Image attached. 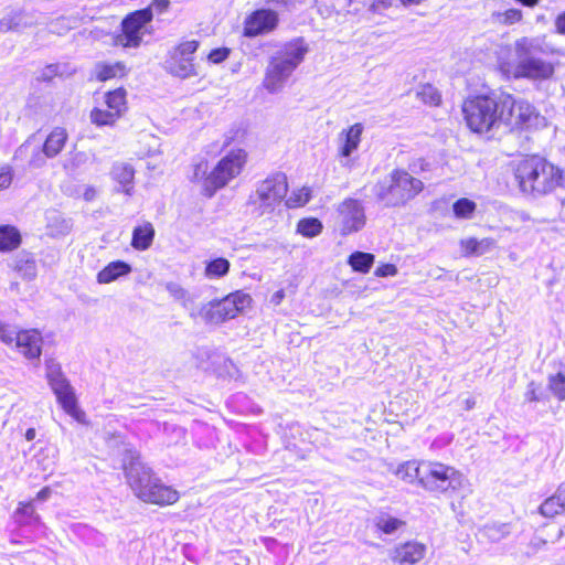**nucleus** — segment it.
<instances>
[{
  "instance_id": "obj_11",
  "label": "nucleus",
  "mask_w": 565,
  "mask_h": 565,
  "mask_svg": "<svg viewBox=\"0 0 565 565\" xmlns=\"http://www.w3.org/2000/svg\"><path fill=\"white\" fill-rule=\"evenodd\" d=\"M252 298L248 294L236 291L220 301H212L199 309V316L206 323H221L233 319L238 312L249 307Z\"/></svg>"
},
{
  "instance_id": "obj_47",
  "label": "nucleus",
  "mask_w": 565,
  "mask_h": 565,
  "mask_svg": "<svg viewBox=\"0 0 565 565\" xmlns=\"http://www.w3.org/2000/svg\"><path fill=\"white\" fill-rule=\"evenodd\" d=\"M64 72L62 71L61 64H50L45 66L40 75V78L43 81H50L55 76H62Z\"/></svg>"
},
{
  "instance_id": "obj_9",
  "label": "nucleus",
  "mask_w": 565,
  "mask_h": 565,
  "mask_svg": "<svg viewBox=\"0 0 565 565\" xmlns=\"http://www.w3.org/2000/svg\"><path fill=\"white\" fill-rule=\"evenodd\" d=\"M288 182L286 174L278 172L260 181L249 196V204L257 216L271 214L286 198Z\"/></svg>"
},
{
  "instance_id": "obj_55",
  "label": "nucleus",
  "mask_w": 565,
  "mask_h": 565,
  "mask_svg": "<svg viewBox=\"0 0 565 565\" xmlns=\"http://www.w3.org/2000/svg\"><path fill=\"white\" fill-rule=\"evenodd\" d=\"M26 275L30 278H33L35 276V262L34 260H26Z\"/></svg>"
},
{
  "instance_id": "obj_50",
  "label": "nucleus",
  "mask_w": 565,
  "mask_h": 565,
  "mask_svg": "<svg viewBox=\"0 0 565 565\" xmlns=\"http://www.w3.org/2000/svg\"><path fill=\"white\" fill-rule=\"evenodd\" d=\"M12 182V171L10 167H0V190L9 188Z\"/></svg>"
},
{
  "instance_id": "obj_45",
  "label": "nucleus",
  "mask_w": 565,
  "mask_h": 565,
  "mask_svg": "<svg viewBox=\"0 0 565 565\" xmlns=\"http://www.w3.org/2000/svg\"><path fill=\"white\" fill-rule=\"evenodd\" d=\"M65 374L62 371V366L54 359H49L45 362V377L47 383L50 384L53 381L60 380L64 377Z\"/></svg>"
},
{
  "instance_id": "obj_17",
  "label": "nucleus",
  "mask_w": 565,
  "mask_h": 565,
  "mask_svg": "<svg viewBox=\"0 0 565 565\" xmlns=\"http://www.w3.org/2000/svg\"><path fill=\"white\" fill-rule=\"evenodd\" d=\"M278 14L269 9H258L244 22V35L248 38L266 34L276 29Z\"/></svg>"
},
{
  "instance_id": "obj_3",
  "label": "nucleus",
  "mask_w": 565,
  "mask_h": 565,
  "mask_svg": "<svg viewBox=\"0 0 565 565\" xmlns=\"http://www.w3.org/2000/svg\"><path fill=\"white\" fill-rule=\"evenodd\" d=\"M247 159L243 149L232 150L210 171L209 163L201 160L194 166L192 180L202 184L204 195L211 198L242 172Z\"/></svg>"
},
{
  "instance_id": "obj_15",
  "label": "nucleus",
  "mask_w": 565,
  "mask_h": 565,
  "mask_svg": "<svg viewBox=\"0 0 565 565\" xmlns=\"http://www.w3.org/2000/svg\"><path fill=\"white\" fill-rule=\"evenodd\" d=\"M67 139V131L62 127H55L46 137L42 149L32 154L29 164L32 168L43 167L46 158H55L63 150Z\"/></svg>"
},
{
  "instance_id": "obj_43",
  "label": "nucleus",
  "mask_w": 565,
  "mask_h": 565,
  "mask_svg": "<svg viewBox=\"0 0 565 565\" xmlns=\"http://www.w3.org/2000/svg\"><path fill=\"white\" fill-rule=\"evenodd\" d=\"M311 199V190L310 188L303 186L290 195L287 201V205L289 207H297L307 204Z\"/></svg>"
},
{
  "instance_id": "obj_27",
  "label": "nucleus",
  "mask_w": 565,
  "mask_h": 565,
  "mask_svg": "<svg viewBox=\"0 0 565 565\" xmlns=\"http://www.w3.org/2000/svg\"><path fill=\"white\" fill-rule=\"evenodd\" d=\"M510 523L490 522L479 529L478 534L490 542H500L511 534Z\"/></svg>"
},
{
  "instance_id": "obj_2",
  "label": "nucleus",
  "mask_w": 565,
  "mask_h": 565,
  "mask_svg": "<svg viewBox=\"0 0 565 565\" xmlns=\"http://www.w3.org/2000/svg\"><path fill=\"white\" fill-rule=\"evenodd\" d=\"M129 458V463L124 461L122 467L130 488L140 500L159 505L173 504L179 500L178 491L153 477L131 451Z\"/></svg>"
},
{
  "instance_id": "obj_39",
  "label": "nucleus",
  "mask_w": 565,
  "mask_h": 565,
  "mask_svg": "<svg viewBox=\"0 0 565 565\" xmlns=\"http://www.w3.org/2000/svg\"><path fill=\"white\" fill-rule=\"evenodd\" d=\"M522 11L519 9H508L501 12L492 13V21L500 25H513L522 20Z\"/></svg>"
},
{
  "instance_id": "obj_58",
  "label": "nucleus",
  "mask_w": 565,
  "mask_h": 565,
  "mask_svg": "<svg viewBox=\"0 0 565 565\" xmlns=\"http://www.w3.org/2000/svg\"><path fill=\"white\" fill-rule=\"evenodd\" d=\"M463 403H465V408L466 409L473 408L475 404H476L475 399H472V398H466Z\"/></svg>"
},
{
  "instance_id": "obj_13",
  "label": "nucleus",
  "mask_w": 565,
  "mask_h": 565,
  "mask_svg": "<svg viewBox=\"0 0 565 565\" xmlns=\"http://www.w3.org/2000/svg\"><path fill=\"white\" fill-rule=\"evenodd\" d=\"M150 22L151 14L148 10L129 13L121 22V33L116 36V44L122 47H138L143 36L150 33Z\"/></svg>"
},
{
  "instance_id": "obj_6",
  "label": "nucleus",
  "mask_w": 565,
  "mask_h": 565,
  "mask_svg": "<svg viewBox=\"0 0 565 565\" xmlns=\"http://www.w3.org/2000/svg\"><path fill=\"white\" fill-rule=\"evenodd\" d=\"M423 190V182L407 171L393 170L374 186V194L386 206H399Z\"/></svg>"
},
{
  "instance_id": "obj_10",
  "label": "nucleus",
  "mask_w": 565,
  "mask_h": 565,
  "mask_svg": "<svg viewBox=\"0 0 565 565\" xmlns=\"http://www.w3.org/2000/svg\"><path fill=\"white\" fill-rule=\"evenodd\" d=\"M0 341L17 350L26 360H39L42 353L43 337L36 329H18L0 322Z\"/></svg>"
},
{
  "instance_id": "obj_1",
  "label": "nucleus",
  "mask_w": 565,
  "mask_h": 565,
  "mask_svg": "<svg viewBox=\"0 0 565 565\" xmlns=\"http://www.w3.org/2000/svg\"><path fill=\"white\" fill-rule=\"evenodd\" d=\"M543 52L542 41L537 38L523 36L516 40L514 43V78L527 79L534 84L552 81L557 63L543 57Z\"/></svg>"
},
{
  "instance_id": "obj_33",
  "label": "nucleus",
  "mask_w": 565,
  "mask_h": 565,
  "mask_svg": "<svg viewBox=\"0 0 565 565\" xmlns=\"http://www.w3.org/2000/svg\"><path fill=\"white\" fill-rule=\"evenodd\" d=\"M231 264L224 257H217L206 263L204 275L209 279H218L226 276L230 271Z\"/></svg>"
},
{
  "instance_id": "obj_53",
  "label": "nucleus",
  "mask_w": 565,
  "mask_h": 565,
  "mask_svg": "<svg viewBox=\"0 0 565 565\" xmlns=\"http://www.w3.org/2000/svg\"><path fill=\"white\" fill-rule=\"evenodd\" d=\"M51 493H52V490L49 487H45L38 492L36 499L39 501H45L50 498Z\"/></svg>"
},
{
  "instance_id": "obj_54",
  "label": "nucleus",
  "mask_w": 565,
  "mask_h": 565,
  "mask_svg": "<svg viewBox=\"0 0 565 565\" xmlns=\"http://www.w3.org/2000/svg\"><path fill=\"white\" fill-rule=\"evenodd\" d=\"M526 399L530 401V402H535V401H539V396L535 392V388H534V384L531 383L529 385V391L526 393Z\"/></svg>"
},
{
  "instance_id": "obj_28",
  "label": "nucleus",
  "mask_w": 565,
  "mask_h": 565,
  "mask_svg": "<svg viewBox=\"0 0 565 565\" xmlns=\"http://www.w3.org/2000/svg\"><path fill=\"white\" fill-rule=\"evenodd\" d=\"M153 237L154 228L147 222L134 228L131 245L137 250H146L151 246Z\"/></svg>"
},
{
  "instance_id": "obj_36",
  "label": "nucleus",
  "mask_w": 565,
  "mask_h": 565,
  "mask_svg": "<svg viewBox=\"0 0 565 565\" xmlns=\"http://www.w3.org/2000/svg\"><path fill=\"white\" fill-rule=\"evenodd\" d=\"M89 118H90V121L98 127L114 126L115 122L119 119V117L117 116V113H113L108 108L102 109V108H97V107L92 109Z\"/></svg>"
},
{
  "instance_id": "obj_20",
  "label": "nucleus",
  "mask_w": 565,
  "mask_h": 565,
  "mask_svg": "<svg viewBox=\"0 0 565 565\" xmlns=\"http://www.w3.org/2000/svg\"><path fill=\"white\" fill-rule=\"evenodd\" d=\"M51 390L56 396L58 404L70 415L75 416L77 412V399L73 386L66 376L53 381L50 384Z\"/></svg>"
},
{
  "instance_id": "obj_24",
  "label": "nucleus",
  "mask_w": 565,
  "mask_h": 565,
  "mask_svg": "<svg viewBox=\"0 0 565 565\" xmlns=\"http://www.w3.org/2000/svg\"><path fill=\"white\" fill-rule=\"evenodd\" d=\"M539 510L545 518L565 513V483H562L553 495L544 500Z\"/></svg>"
},
{
  "instance_id": "obj_35",
  "label": "nucleus",
  "mask_w": 565,
  "mask_h": 565,
  "mask_svg": "<svg viewBox=\"0 0 565 565\" xmlns=\"http://www.w3.org/2000/svg\"><path fill=\"white\" fill-rule=\"evenodd\" d=\"M348 263L354 271L366 274L374 263V255L370 253L354 252L350 255Z\"/></svg>"
},
{
  "instance_id": "obj_26",
  "label": "nucleus",
  "mask_w": 565,
  "mask_h": 565,
  "mask_svg": "<svg viewBox=\"0 0 565 565\" xmlns=\"http://www.w3.org/2000/svg\"><path fill=\"white\" fill-rule=\"evenodd\" d=\"M131 271V266L122 260H115L109 263L104 269L97 274V281L99 284H110L118 278L128 275Z\"/></svg>"
},
{
  "instance_id": "obj_44",
  "label": "nucleus",
  "mask_w": 565,
  "mask_h": 565,
  "mask_svg": "<svg viewBox=\"0 0 565 565\" xmlns=\"http://www.w3.org/2000/svg\"><path fill=\"white\" fill-rule=\"evenodd\" d=\"M548 387L552 393L559 399H565V375L562 373H557L555 375L550 376L548 379Z\"/></svg>"
},
{
  "instance_id": "obj_4",
  "label": "nucleus",
  "mask_w": 565,
  "mask_h": 565,
  "mask_svg": "<svg viewBox=\"0 0 565 565\" xmlns=\"http://www.w3.org/2000/svg\"><path fill=\"white\" fill-rule=\"evenodd\" d=\"M309 49L303 39L298 38L284 44L270 57L263 85L269 93L280 92L294 71L302 63Z\"/></svg>"
},
{
  "instance_id": "obj_49",
  "label": "nucleus",
  "mask_w": 565,
  "mask_h": 565,
  "mask_svg": "<svg viewBox=\"0 0 565 565\" xmlns=\"http://www.w3.org/2000/svg\"><path fill=\"white\" fill-rule=\"evenodd\" d=\"M228 55L230 50L226 47L214 49L209 53L207 60L213 64H218L225 61L228 57Z\"/></svg>"
},
{
  "instance_id": "obj_31",
  "label": "nucleus",
  "mask_w": 565,
  "mask_h": 565,
  "mask_svg": "<svg viewBox=\"0 0 565 565\" xmlns=\"http://www.w3.org/2000/svg\"><path fill=\"white\" fill-rule=\"evenodd\" d=\"M422 468L423 461L411 460L399 465L395 475L405 482L412 483L415 480L422 486Z\"/></svg>"
},
{
  "instance_id": "obj_30",
  "label": "nucleus",
  "mask_w": 565,
  "mask_h": 565,
  "mask_svg": "<svg viewBox=\"0 0 565 565\" xmlns=\"http://www.w3.org/2000/svg\"><path fill=\"white\" fill-rule=\"evenodd\" d=\"M21 244V234L12 225H0V252H11Z\"/></svg>"
},
{
  "instance_id": "obj_60",
  "label": "nucleus",
  "mask_w": 565,
  "mask_h": 565,
  "mask_svg": "<svg viewBox=\"0 0 565 565\" xmlns=\"http://www.w3.org/2000/svg\"><path fill=\"white\" fill-rule=\"evenodd\" d=\"M275 297H277V298H279V299H280V298H282V291H278V292L275 295Z\"/></svg>"
},
{
  "instance_id": "obj_5",
  "label": "nucleus",
  "mask_w": 565,
  "mask_h": 565,
  "mask_svg": "<svg viewBox=\"0 0 565 565\" xmlns=\"http://www.w3.org/2000/svg\"><path fill=\"white\" fill-rule=\"evenodd\" d=\"M515 179L522 192L543 195L559 184L562 172L544 158L532 156L518 163Z\"/></svg>"
},
{
  "instance_id": "obj_8",
  "label": "nucleus",
  "mask_w": 565,
  "mask_h": 565,
  "mask_svg": "<svg viewBox=\"0 0 565 565\" xmlns=\"http://www.w3.org/2000/svg\"><path fill=\"white\" fill-rule=\"evenodd\" d=\"M462 113L473 132H488L502 121L501 99L483 95L469 98L462 105Z\"/></svg>"
},
{
  "instance_id": "obj_41",
  "label": "nucleus",
  "mask_w": 565,
  "mask_h": 565,
  "mask_svg": "<svg viewBox=\"0 0 565 565\" xmlns=\"http://www.w3.org/2000/svg\"><path fill=\"white\" fill-rule=\"evenodd\" d=\"M17 522L24 523H40V516L34 512L31 503H21L15 511Z\"/></svg>"
},
{
  "instance_id": "obj_16",
  "label": "nucleus",
  "mask_w": 565,
  "mask_h": 565,
  "mask_svg": "<svg viewBox=\"0 0 565 565\" xmlns=\"http://www.w3.org/2000/svg\"><path fill=\"white\" fill-rule=\"evenodd\" d=\"M341 218V234L349 235L360 231L365 224V212L362 203L355 199L344 200L338 209Z\"/></svg>"
},
{
  "instance_id": "obj_29",
  "label": "nucleus",
  "mask_w": 565,
  "mask_h": 565,
  "mask_svg": "<svg viewBox=\"0 0 565 565\" xmlns=\"http://www.w3.org/2000/svg\"><path fill=\"white\" fill-rule=\"evenodd\" d=\"M126 74V66L120 62L115 63H97L94 67L95 77L105 82L116 77H122Z\"/></svg>"
},
{
  "instance_id": "obj_37",
  "label": "nucleus",
  "mask_w": 565,
  "mask_h": 565,
  "mask_svg": "<svg viewBox=\"0 0 565 565\" xmlns=\"http://www.w3.org/2000/svg\"><path fill=\"white\" fill-rule=\"evenodd\" d=\"M90 161V154L85 151L71 152L68 158L65 159L63 168L73 173L84 168Z\"/></svg>"
},
{
  "instance_id": "obj_12",
  "label": "nucleus",
  "mask_w": 565,
  "mask_h": 565,
  "mask_svg": "<svg viewBox=\"0 0 565 565\" xmlns=\"http://www.w3.org/2000/svg\"><path fill=\"white\" fill-rule=\"evenodd\" d=\"M199 47L196 40L183 41L169 52L164 61V70L179 78L185 79L196 76L193 54Z\"/></svg>"
},
{
  "instance_id": "obj_21",
  "label": "nucleus",
  "mask_w": 565,
  "mask_h": 565,
  "mask_svg": "<svg viewBox=\"0 0 565 565\" xmlns=\"http://www.w3.org/2000/svg\"><path fill=\"white\" fill-rule=\"evenodd\" d=\"M35 23L36 20L33 14L25 11H12L0 19V32H22Z\"/></svg>"
},
{
  "instance_id": "obj_40",
  "label": "nucleus",
  "mask_w": 565,
  "mask_h": 565,
  "mask_svg": "<svg viewBox=\"0 0 565 565\" xmlns=\"http://www.w3.org/2000/svg\"><path fill=\"white\" fill-rule=\"evenodd\" d=\"M477 204L469 199H459L452 204V211L456 217L470 220L472 218Z\"/></svg>"
},
{
  "instance_id": "obj_25",
  "label": "nucleus",
  "mask_w": 565,
  "mask_h": 565,
  "mask_svg": "<svg viewBox=\"0 0 565 565\" xmlns=\"http://www.w3.org/2000/svg\"><path fill=\"white\" fill-rule=\"evenodd\" d=\"M495 241L490 237L477 239L475 237H468L460 241V247L462 255L466 257L481 256L489 253L495 247Z\"/></svg>"
},
{
  "instance_id": "obj_14",
  "label": "nucleus",
  "mask_w": 565,
  "mask_h": 565,
  "mask_svg": "<svg viewBox=\"0 0 565 565\" xmlns=\"http://www.w3.org/2000/svg\"><path fill=\"white\" fill-rule=\"evenodd\" d=\"M502 121L510 127H520L531 122L534 107L524 99H514L511 95L501 97Z\"/></svg>"
},
{
  "instance_id": "obj_7",
  "label": "nucleus",
  "mask_w": 565,
  "mask_h": 565,
  "mask_svg": "<svg viewBox=\"0 0 565 565\" xmlns=\"http://www.w3.org/2000/svg\"><path fill=\"white\" fill-rule=\"evenodd\" d=\"M467 478L451 466L423 461L422 487L430 492L456 493L468 490Z\"/></svg>"
},
{
  "instance_id": "obj_51",
  "label": "nucleus",
  "mask_w": 565,
  "mask_h": 565,
  "mask_svg": "<svg viewBox=\"0 0 565 565\" xmlns=\"http://www.w3.org/2000/svg\"><path fill=\"white\" fill-rule=\"evenodd\" d=\"M397 274V268L392 264H384L376 268L375 275L377 277H390L395 276Z\"/></svg>"
},
{
  "instance_id": "obj_59",
  "label": "nucleus",
  "mask_w": 565,
  "mask_h": 565,
  "mask_svg": "<svg viewBox=\"0 0 565 565\" xmlns=\"http://www.w3.org/2000/svg\"><path fill=\"white\" fill-rule=\"evenodd\" d=\"M28 147H29V143H28V142H25L24 145H22V146L19 148V152H20V153H22V152L26 151Z\"/></svg>"
},
{
  "instance_id": "obj_38",
  "label": "nucleus",
  "mask_w": 565,
  "mask_h": 565,
  "mask_svg": "<svg viewBox=\"0 0 565 565\" xmlns=\"http://www.w3.org/2000/svg\"><path fill=\"white\" fill-rule=\"evenodd\" d=\"M322 223L318 218H302L298 222L297 232L305 237H316L322 232Z\"/></svg>"
},
{
  "instance_id": "obj_48",
  "label": "nucleus",
  "mask_w": 565,
  "mask_h": 565,
  "mask_svg": "<svg viewBox=\"0 0 565 565\" xmlns=\"http://www.w3.org/2000/svg\"><path fill=\"white\" fill-rule=\"evenodd\" d=\"M170 7V0H152L149 7L143 10H148L151 14V19L153 18V13L161 14L168 11Z\"/></svg>"
},
{
  "instance_id": "obj_22",
  "label": "nucleus",
  "mask_w": 565,
  "mask_h": 565,
  "mask_svg": "<svg viewBox=\"0 0 565 565\" xmlns=\"http://www.w3.org/2000/svg\"><path fill=\"white\" fill-rule=\"evenodd\" d=\"M110 175L114 181L121 185V191L131 195L134 190V178H135V169L130 163L127 162H116L114 163Z\"/></svg>"
},
{
  "instance_id": "obj_46",
  "label": "nucleus",
  "mask_w": 565,
  "mask_h": 565,
  "mask_svg": "<svg viewBox=\"0 0 565 565\" xmlns=\"http://www.w3.org/2000/svg\"><path fill=\"white\" fill-rule=\"evenodd\" d=\"M65 374L62 371V366L54 359H49L45 362V377L47 383L50 384L53 381L60 380L64 377Z\"/></svg>"
},
{
  "instance_id": "obj_56",
  "label": "nucleus",
  "mask_w": 565,
  "mask_h": 565,
  "mask_svg": "<svg viewBox=\"0 0 565 565\" xmlns=\"http://www.w3.org/2000/svg\"><path fill=\"white\" fill-rule=\"evenodd\" d=\"M515 1L525 7H529V8H533L536 4H539V2H540V0H515Z\"/></svg>"
},
{
  "instance_id": "obj_42",
  "label": "nucleus",
  "mask_w": 565,
  "mask_h": 565,
  "mask_svg": "<svg viewBox=\"0 0 565 565\" xmlns=\"http://www.w3.org/2000/svg\"><path fill=\"white\" fill-rule=\"evenodd\" d=\"M416 96L425 104L436 106L440 103V94L433 85H424L417 92Z\"/></svg>"
},
{
  "instance_id": "obj_23",
  "label": "nucleus",
  "mask_w": 565,
  "mask_h": 565,
  "mask_svg": "<svg viewBox=\"0 0 565 565\" xmlns=\"http://www.w3.org/2000/svg\"><path fill=\"white\" fill-rule=\"evenodd\" d=\"M166 289L174 300L179 301L189 311L191 318L196 319L200 317L199 309L194 308V295L184 289L180 284L173 281L168 282Z\"/></svg>"
},
{
  "instance_id": "obj_32",
  "label": "nucleus",
  "mask_w": 565,
  "mask_h": 565,
  "mask_svg": "<svg viewBox=\"0 0 565 565\" xmlns=\"http://www.w3.org/2000/svg\"><path fill=\"white\" fill-rule=\"evenodd\" d=\"M374 525L384 534H393L403 527L405 522L387 513H380L374 518Z\"/></svg>"
},
{
  "instance_id": "obj_19",
  "label": "nucleus",
  "mask_w": 565,
  "mask_h": 565,
  "mask_svg": "<svg viewBox=\"0 0 565 565\" xmlns=\"http://www.w3.org/2000/svg\"><path fill=\"white\" fill-rule=\"evenodd\" d=\"M427 547L425 544L408 541L390 550L388 556L397 565H416L425 557Z\"/></svg>"
},
{
  "instance_id": "obj_34",
  "label": "nucleus",
  "mask_w": 565,
  "mask_h": 565,
  "mask_svg": "<svg viewBox=\"0 0 565 565\" xmlns=\"http://www.w3.org/2000/svg\"><path fill=\"white\" fill-rule=\"evenodd\" d=\"M105 104L109 110L117 113L120 118L126 110V90L122 88L108 92L105 95Z\"/></svg>"
},
{
  "instance_id": "obj_52",
  "label": "nucleus",
  "mask_w": 565,
  "mask_h": 565,
  "mask_svg": "<svg viewBox=\"0 0 565 565\" xmlns=\"http://www.w3.org/2000/svg\"><path fill=\"white\" fill-rule=\"evenodd\" d=\"M555 29L557 33L565 35V11L559 13L555 19Z\"/></svg>"
},
{
  "instance_id": "obj_18",
  "label": "nucleus",
  "mask_w": 565,
  "mask_h": 565,
  "mask_svg": "<svg viewBox=\"0 0 565 565\" xmlns=\"http://www.w3.org/2000/svg\"><path fill=\"white\" fill-rule=\"evenodd\" d=\"M364 127L358 122L344 129L339 135V157L340 164L344 168L352 167L351 154L358 150Z\"/></svg>"
},
{
  "instance_id": "obj_57",
  "label": "nucleus",
  "mask_w": 565,
  "mask_h": 565,
  "mask_svg": "<svg viewBox=\"0 0 565 565\" xmlns=\"http://www.w3.org/2000/svg\"><path fill=\"white\" fill-rule=\"evenodd\" d=\"M35 429L34 428H29L26 431H25V439L31 441L35 438Z\"/></svg>"
}]
</instances>
